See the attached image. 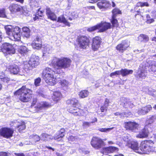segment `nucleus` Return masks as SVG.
I'll return each mask as SVG.
<instances>
[{
  "label": "nucleus",
  "instance_id": "nucleus-1",
  "mask_svg": "<svg viewBox=\"0 0 156 156\" xmlns=\"http://www.w3.org/2000/svg\"><path fill=\"white\" fill-rule=\"evenodd\" d=\"M71 62V60L68 58L55 57L51 61L50 65L56 70L57 73L60 74L62 71V69L68 68L70 67Z\"/></svg>",
  "mask_w": 156,
  "mask_h": 156
},
{
  "label": "nucleus",
  "instance_id": "nucleus-2",
  "mask_svg": "<svg viewBox=\"0 0 156 156\" xmlns=\"http://www.w3.org/2000/svg\"><path fill=\"white\" fill-rule=\"evenodd\" d=\"M55 74H58L56 72V70L54 71L50 68L47 67L43 70L42 77L47 84L53 86L57 81Z\"/></svg>",
  "mask_w": 156,
  "mask_h": 156
},
{
  "label": "nucleus",
  "instance_id": "nucleus-3",
  "mask_svg": "<svg viewBox=\"0 0 156 156\" xmlns=\"http://www.w3.org/2000/svg\"><path fill=\"white\" fill-rule=\"evenodd\" d=\"M6 34L9 36V38L14 41L20 40V29L17 26L12 27L11 26H7L5 27Z\"/></svg>",
  "mask_w": 156,
  "mask_h": 156
},
{
  "label": "nucleus",
  "instance_id": "nucleus-4",
  "mask_svg": "<svg viewBox=\"0 0 156 156\" xmlns=\"http://www.w3.org/2000/svg\"><path fill=\"white\" fill-rule=\"evenodd\" d=\"M32 90L27 88L26 86H23L21 88L14 93V95L20 96V99L22 101L27 102L29 101L31 97Z\"/></svg>",
  "mask_w": 156,
  "mask_h": 156
},
{
  "label": "nucleus",
  "instance_id": "nucleus-5",
  "mask_svg": "<svg viewBox=\"0 0 156 156\" xmlns=\"http://www.w3.org/2000/svg\"><path fill=\"white\" fill-rule=\"evenodd\" d=\"M111 23L106 22H101L97 25L88 28L87 30L89 32L94 31L97 29L98 30L99 32H103L111 28Z\"/></svg>",
  "mask_w": 156,
  "mask_h": 156
},
{
  "label": "nucleus",
  "instance_id": "nucleus-6",
  "mask_svg": "<svg viewBox=\"0 0 156 156\" xmlns=\"http://www.w3.org/2000/svg\"><path fill=\"white\" fill-rule=\"evenodd\" d=\"M141 145L139 154H148L153 150L152 144L150 141H143L141 143Z\"/></svg>",
  "mask_w": 156,
  "mask_h": 156
},
{
  "label": "nucleus",
  "instance_id": "nucleus-7",
  "mask_svg": "<svg viewBox=\"0 0 156 156\" xmlns=\"http://www.w3.org/2000/svg\"><path fill=\"white\" fill-rule=\"evenodd\" d=\"M1 50L5 56L8 55H12L16 52L15 49L13 46L7 43H4L2 45Z\"/></svg>",
  "mask_w": 156,
  "mask_h": 156
},
{
  "label": "nucleus",
  "instance_id": "nucleus-8",
  "mask_svg": "<svg viewBox=\"0 0 156 156\" xmlns=\"http://www.w3.org/2000/svg\"><path fill=\"white\" fill-rule=\"evenodd\" d=\"M144 65L146 66V68L149 66L150 71L156 72V56H151L147 58Z\"/></svg>",
  "mask_w": 156,
  "mask_h": 156
},
{
  "label": "nucleus",
  "instance_id": "nucleus-9",
  "mask_svg": "<svg viewBox=\"0 0 156 156\" xmlns=\"http://www.w3.org/2000/svg\"><path fill=\"white\" fill-rule=\"evenodd\" d=\"M146 66L144 65V62H143L140 64V68H139L135 76L137 79L140 78L144 79L146 77L147 75L146 69Z\"/></svg>",
  "mask_w": 156,
  "mask_h": 156
},
{
  "label": "nucleus",
  "instance_id": "nucleus-10",
  "mask_svg": "<svg viewBox=\"0 0 156 156\" xmlns=\"http://www.w3.org/2000/svg\"><path fill=\"white\" fill-rule=\"evenodd\" d=\"M13 133V129L9 128L3 127L0 129V135L6 139L11 137Z\"/></svg>",
  "mask_w": 156,
  "mask_h": 156
},
{
  "label": "nucleus",
  "instance_id": "nucleus-11",
  "mask_svg": "<svg viewBox=\"0 0 156 156\" xmlns=\"http://www.w3.org/2000/svg\"><path fill=\"white\" fill-rule=\"evenodd\" d=\"M78 44L80 47L85 49L89 47L90 41L88 38L85 36L79 37L78 39Z\"/></svg>",
  "mask_w": 156,
  "mask_h": 156
},
{
  "label": "nucleus",
  "instance_id": "nucleus-12",
  "mask_svg": "<svg viewBox=\"0 0 156 156\" xmlns=\"http://www.w3.org/2000/svg\"><path fill=\"white\" fill-rule=\"evenodd\" d=\"M149 127V125H145L144 128L139 132V133L137 135L136 137L141 138L147 137L148 133L152 132L153 130L152 128Z\"/></svg>",
  "mask_w": 156,
  "mask_h": 156
},
{
  "label": "nucleus",
  "instance_id": "nucleus-13",
  "mask_svg": "<svg viewBox=\"0 0 156 156\" xmlns=\"http://www.w3.org/2000/svg\"><path fill=\"white\" fill-rule=\"evenodd\" d=\"M125 127L127 130L136 132L138 129L139 125L134 122L129 121L124 123Z\"/></svg>",
  "mask_w": 156,
  "mask_h": 156
},
{
  "label": "nucleus",
  "instance_id": "nucleus-14",
  "mask_svg": "<svg viewBox=\"0 0 156 156\" xmlns=\"http://www.w3.org/2000/svg\"><path fill=\"white\" fill-rule=\"evenodd\" d=\"M103 143V141L101 139L97 137H94L92 138L90 143L94 148L99 149L102 147Z\"/></svg>",
  "mask_w": 156,
  "mask_h": 156
},
{
  "label": "nucleus",
  "instance_id": "nucleus-15",
  "mask_svg": "<svg viewBox=\"0 0 156 156\" xmlns=\"http://www.w3.org/2000/svg\"><path fill=\"white\" fill-rule=\"evenodd\" d=\"M10 125L11 126L16 127L20 132L26 128L25 122L21 121L15 120L12 121L10 123Z\"/></svg>",
  "mask_w": 156,
  "mask_h": 156
},
{
  "label": "nucleus",
  "instance_id": "nucleus-16",
  "mask_svg": "<svg viewBox=\"0 0 156 156\" xmlns=\"http://www.w3.org/2000/svg\"><path fill=\"white\" fill-rule=\"evenodd\" d=\"M39 57L35 55H32L28 62V64L31 68L35 67L39 64Z\"/></svg>",
  "mask_w": 156,
  "mask_h": 156
},
{
  "label": "nucleus",
  "instance_id": "nucleus-17",
  "mask_svg": "<svg viewBox=\"0 0 156 156\" xmlns=\"http://www.w3.org/2000/svg\"><path fill=\"white\" fill-rule=\"evenodd\" d=\"M101 39L98 36L94 37L93 39L92 49L94 51L97 50L100 47L101 43Z\"/></svg>",
  "mask_w": 156,
  "mask_h": 156
},
{
  "label": "nucleus",
  "instance_id": "nucleus-18",
  "mask_svg": "<svg viewBox=\"0 0 156 156\" xmlns=\"http://www.w3.org/2000/svg\"><path fill=\"white\" fill-rule=\"evenodd\" d=\"M129 42L127 41H124L116 46V49L119 51L122 52L129 46Z\"/></svg>",
  "mask_w": 156,
  "mask_h": 156
},
{
  "label": "nucleus",
  "instance_id": "nucleus-19",
  "mask_svg": "<svg viewBox=\"0 0 156 156\" xmlns=\"http://www.w3.org/2000/svg\"><path fill=\"white\" fill-rule=\"evenodd\" d=\"M51 106V105L48 102L42 101L38 102L35 108L37 109V111H40L41 110L48 108L50 107Z\"/></svg>",
  "mask_w": 156,
  "mask_h": 156
},
{
  "label": "nucleus",
  "instance_id": "nucleus-20",
  "mask_svg": "<svg viewBox=\"0 0 156 156\" xmlns=\"http://www.w3.org/2000/svg\"><path fill=\"white\" fill-rule=\"evenodd\" d=\"M119 149L118 148L112 146L107 147L103 148L101 151V153L103 154H107L114 152L118 151Z\"/></svg>",
  "mask_w": 156,
  "mask_h": 156
},
{
  "label": "nucleus",
  "instance_id": "nucleus-21",
  "mask_svg": "<svg viewBox=\"0 0 156 156\" xmlns=\"http://www.w3.org/2000/svg\"><path fill=\"white\" fill-rule=\"evenodd\" d=\"M152 108L150 105H148L144 107H143L139 109L137 111L139 115H144L148 113L152 109Z\"/></svg>",
  "mask_w": 156,
  "mask_h": 156
},
{
  "label": "nucleus",
  "instance_id": "nucleus-22",
  "mask_svg": "<svg viewBox=\"0 0 156 156\" xmlns=\"http://www.w3.org/2000/svg\"><path fill=\"white\" fill-rule=\"evenodd\" d=\"M127 145L129 147L134 151L135 152L139 154L140 150L139 149L138 144L136 141H130V143H128Z\"/></svg>",
  "mask_w": 156,
  "mask_h": 156
},
{
  "label": "nucleus",
  "instance_id": "nucleus-23",
  "mask_svg": "<svg viewBox=\"0 0 156 156\" xmlns=\"http://www.w3.org/2000/svg\"><path fill=\"white\" fill-rule=\"evenodd\" d=\"M65 130L64 128H62L58 131L57 133L54 136V139L55 140L59 141L61 140L62 138L65 136Z\"/></svg>",
  "mask_w": 156,
  "mask_h": 156
},
{
  "label": "nucleus",
  "instance_id": "nucleus-24",
  "mask_svg": "<svg viewBox=\"0 0 156 156\" xmlns=\"http://www.w3.org/2000/svg\"><path fill=\"white\" fill-rule=\"evenodd\" d=\"M36 42H38V43L33 42L32 46L33 48L36 49H39L42 47V42L41 38L38 36H36Z\"/></svg>",
  "mask_w": 156,
  "mask_h": 156
},
{
  "label": "nucleus",
  "instance_id": "nucleus-25",
  "mask_svg": "<svg viewBox=\"0 0 156 156\" xmlns=\"http://www.w3.org/2000/svg\"><path fill=\"white\" fill-rule=\"evenodd\" d=\"M9 9L11 13H14L19 12L22 9V7L17 4H12L10 5Z\"/></svg>",
  "mask_w": 156,
  "mask_h": 156
},
{
  "label": "nucleus",
  "instance_id": "nucleus-26",
  "mask_svg": "<svg viewBox=\"0 0 156 156\" xmlns=\"http://www.w3.org/2000/svg\"><path fill=\"white\" fill-rule=\"evenodd\" d=\"M121 101H122V103H121L120 105H122L125 108H128L127 104H128L129 108H133V105L131 102L129 100L127 101V99L124 98H122L121 99Z\"/></svg>",
  "mask_w": 156,
  "mask_h": 156
},
{
  "label": "nucleus",
  "instance_id": "nucleus-27",
  "mask_svg": "<svg viewBox=\"0 0 156 156\" xmlns=\"http://www.w3.org/2000/svg\"><path fill=\"white\" fill-rule=\"evenodd\" d=\"M41 136V140L45 142L50 141L54 139V137L46 133H42Z\"/></svg>",
  "mask_w": 156,
  "mask_h": 156
},
{
  "label": "nucleus",
  "instance_id": "nucleus-28",
  "mask_svg": "<svg viewBox=\"0 0 156 156\" xmlns=\"http://www.w3.org/2000/svg\"><path fill=\"white\" fill-rule=\"evenodd\" d=\"M9 69L11 73L14 74L19 73L20 70L18 66L16 65H13L10 66Z\"/></svg>",
  "mask_w": 156,
  "mask_h": 156
},
{
  "label": "nucleus",
  "instance_id": "nucleus-29",
  "mask_svg": "<svg viewBox=\"0 0 156 156\" xmlns=\"http://www.w3.org/2000/svg\"><path fill=\"white\" fill-rule=\"evenodd\" d=\"M62 97V95L60 92L58 91H55L54 92L52 99L56 102H57L60 100Z\"/></svg>",
  "mask_w": 156,
  "mask_h": 156
},
{
  "label": "nucleus",
  "instance_id": "nucleus-30",
  "mask_svg": "<svg viewBox=\"0 0 156 156\" xmlns=\"http://www.w3.org/2000/svg\"><path fill=\"white\" fill-rule=\"evenodd\" d=\"M46 14L50 20H56V16L55 14L52 12L49 8L46 9Z\"/></svg>",
  "mask_w": 156,
  "mask_h": 156
},
{
  "label": "nucleus",
  "instance_id": "nucleus-31",
  "mask_svg": "<svg viewBox=\"0 0 156 156\" xmlns=\"http://www.w3.org/2000/svg\"><path fill=\"white\" fill-rule=\"evenodd\" d=\"M142 2H138L135 6L134 10L137 13V14H140L141 15L142 13H143L144 12V10L142 9H138L139 6L142 7Z\"/></svg>",
  "mask_w": 156,
  "mask_h": 156
},
{
  "label": "nucleus",
  "instance_id": "nucleus-32",
  "mask_svg": "<svg viewBox=\"0 0 156 156\" xmlns=\"http://www.w3.org/2000/svg\"><path fill=\"white\" fill-rule=\"evenodd\" d=\"M76 106H72L71 108L69 109V112L73 114H74V115H78L80 113L79 112L80 109L76 107Z\"/></svg>",
  "mask_w": 156,
  "mask_h": 156
},
{
  "label": "nucleus",
  "instance_id": "nucleus-33",
  "mask_svg": "<svg viewBox=\"0 0 156 156\" xmlns=\"http://www.w3.org/2000/svg\"><path fill=\"white\" fill-rule=\"evenodd\" d=\"M149 40L148 36L144 34H141L138 37V41L140 42L146 43Z\"/></svg>",
  "mask_w": 156,
  "mask_h": 156
},
{
  "label": "nucleus",
  "instance_id": "nucleus-34",
  "mask_svg": "<svg viewBox=\"0 0 156 156\" xmlns=\"http://www.w3.org/2000/svg\"><path fill=\"white\" fill-rule=\"evenodd\" d=\"M120 74L122 76H126L129 74H131L133 73V70H132L127 69H122L120 70Z\"/></svg>",
  "mask_w": 156,
  "mask_h": 156
},
{
  "label": "nucleus",
  "instance_id": "nucleus-35",
  "mask_svg": "<svg viewBox=\"0 0 156 156\" xmlns=\"http://www.w3.org/2000/svg\"><path fill=\"white\" fill-rule=\"evenodd\" d=\"M109 100L106 98L104 105L101 108L100 110L101 112H105V113L107 112V108L108 106Z\"/></svg>",
  "mask_w": 156,
  "mask_h": 156
},
{
  "label": "nucleus",
  "instance_id": "nucleus-36",
  "mask_svg": "<svg viewBox=\"0 0 156 156\" xmlns=\"http://www.w3.org/2000/svg\"><path fill=\"white\" fill-rule=\"evenodd\" d=\"M23 34L26 37L29 38L30 36V30L27 27H24L23 28Z\"/></svg>",
  "mask_w": 156,
  "mask_h": 156
},
{
  "label": "nucleus",
  "instance_id": "nucleus-37",
  "mask_svg": "<svg viewBox=\"0 0 156 156\" xmlns=\"http://www.w3.org/2000/svg\"><path fill=\"white\" fill-rule=\"evenodd\" d=\"M67 104L72 106H77L78 104V101L75 98H72L67 100L66 102Z\"/></svg>",
  "mask_w": 156,
  "mask_h": 156
},
{
  "label": "nucleus",
  "instance_id": "nucleus-38",
  "mask_svg": "<svg viewBox=\"0 0 156 156\" xmlns=\"http://www.w3.org/2000/svg\"><path fill=\"white\" fill-rule=\"evenodd\" d=\"M156 119V115H152L147 121L146 123L147 124L146 125H149V127H151L152 128V126L151 124L153 123Z\"/></svg>",
  "mask_w": 156,
  "mask_h": 156
},
{
  "label": "nucleus",
  "instance_id": "nucleus-39",
  "mask_svg": "<svg viewBox=\"0 0 156 156\" xmlns=\"http://www.w3.org/2000/svg\"><path fill=\"white\" fill-rule=\"evenodd\" d=\"M29 51L27 48L24 46H20L18 49V52L22 55H24Z\"/></svg>",
  "mask_w": 156,
  "mask_h": 156
},
{
  "label": "nucleus",
  "instance_id": "nucleus-40",
  "mask_svg": "<svg viewBox=\"0 0 156 156\" xmlns=\"http://www.w3.org/2000/svg\"><path fill=\"white\" fill-rule=\"evenodd\" d=\"M63 90H66L68 88L69 83L66 80H60L59 82Z\"/></svg>",
  "mask_w": 156,
  "mask_h": 156
},
{
  "label": "nucleus",
  "instance_id": "nucleus-41",
  "mask_svg": "<svg viewBox=\"0 0 156 156\" xmlns=\"http://www.w3.org/2000/svg\"><path fill=\"white\" fill-rule=\"evenodd\" d=\"M113 15H112V20H116L115 19L116 15L118 14H121V11L119 9L115 8L113 9L112 11Z\"/></svg>",
  "mask_w": 156,
  "mask_h": 156
},
{
  "label": "nucleus",
  "instance_id": "nucleus-42",
  "mask_svg": "<svg viewBox=\"0 0 156 156\" xmlns=\"http://www.w3.org/2000/svg\"><path fill=\"white\" fill-rule=\"evenodd\" d=\"M0 17L5 18L6 19H9V16L5 14V9H0Z\"/></svg>",
  "mask_w": 156,
  "mask_h": 156
},
{
  "label": "nucleus",
  "instance_id": "nucleus-43",
  "mask_svg": "<svg viewBox=\"0 0 156 156\" xmlns=\"http://www.w3.org/2000/svg\"><path fill=\"white\" fill-rule=\"evenodd\" d=\"M89 92L87 90H83L80 91L79 94V96L82 98H84L87 97L89 95Z\"/></svg>",
  "mask_w": 156,
  "mask_h": 156
},
{
  "label": "nucleus",
  "instance_id": "nucleus-44",
  "mask_svg": "<svg viewBox=\"0 0 156 156\" xmlns=\"http://www.w3.org/2000/svg\"><path fill=\"white\" fill-rule=\"evenodd\" d=\"M129 115L127 114V113L125 112H124L122 113H120L119 112H116L115 113V115H119L120 118H123L124 117H127L129 115H130L131 114L130 112H129Z\"/></svg>",
  "mask_w": 156,
  "mask_h": 156
},
{
  "label": "nucleus",
  "instance_id": "nucleus-45",
  "mask_svg": "<svg viewBox=\"0 0 156 156\" xmlns=\"http://www.w3.org/2000/svg\"><path fill=\"white\" fill-rule=\"evenodd\" d=\"M97 118H94L93 120L91 122H83V126L85 128L88 127L90 126L91 123H92L95 122H97Z\"/></svg>",
  "mask_w": 156,
  "mask_h": 156
},
{
  "label": "nucleus",
  "instance_id": "nucleus-46",
  "mask_svg": "<svg viewBox=\"0 0 156 156\" xmlns=\"http://www.w3.org/2000/svg\"><path fill=\"white\" fill-rule=\"evenodd\" d=\"M30 138L35 143L39 141L41 139L40 137L37 135L31 136H30Z\"/></svg>",
  "mask_w": 156,
  "mask_h": 156
},
{
  "label": "nucleus",
  "instance_id": "nucleus-47",
  "mask_svg": "<svg viewBox=\"0 0 156 156\" xmlns=\"http://www.w3.org/2000/svg\"><path fill=\"white\" fill-rule=\"evenodd\" d=\"M44 11H42L40 10V9H39L38 11L37 14H36L34 17V20H38L39 19H41V18H40V17H41L42 16V13Z\"/></svg>",
  "mask_w": 156,
  "mask_h": 156
},
{
  "label": "nucleus",
  "instance_id": "nucleus-48",
  "mask_svg": "<svg viewBox=\"0 0 156 156\" xmlns=\"http://www.w3.org/2000/svg\"><path fill=\"white\" fill-rule=\"evenodd\" d=\"M102 2H103V5L102 6V9H105L108 8L110 6V4L108 1L103 0Z\"/></svg>",
  "mask_w": 156,
  "mask_h": 156
},
{
  "label": "nucleus",
  "instance_id": "nucleus-49",
  "mask_svg": "<svg viewBox=\"0 0 156 156\" xmlns=\"http://www.w3.org/2000/svg\"><path fill=\"white\" fill-rule=\"evenodd\" d=\"M114 128L112 127L108 128H100L98 129V130L101 132H108L112 129Z\"/></svg>",
  "mask_w": 156,
  "mask_h": 156
},
{
  "label": "nucleus",
  "instance_id": "nucleus-50",
  "mask_svg": "<svg viewBox=\"0 0 156 156\" xmlns=\"http://www.w3.org/2000/svg\"><path fill=\"white\" fill-rule=\"evenodd\" d=\"M57 22L61 23H63L66 26H69L70 23L67 21V20H57Z\"/></svg>",
  "mask_w": 156,
  "mask_h": 156
},
{
  "label": "nucleus",
  "instance_id": "nucleus-51",
  "mask_svg": "<svg viewBox=\"0 0 156 156\" xmlns=\"http://www.w3.org/2000/svg\"><path fill=\"white\" fill-rule=\"evenodd\" d=\"M41 79L40 77L34 80V85L36 87L40 86V84L41 82Z\"/></svg>",
  "mask_w": 156,
  "mask_h": 156
},
{
  "label": "nucleus",
  "instance_id": "nucleus-52",
  "mask_svg": "<svg viewBox=\"0 0 156 156\" xmlns=\"http://www.w3.org/2000/svg\"><path fill=\"white\" fill-rule=\"evenodd\" d=\"M77 139L76 137H75L73 136H70L68 138V140L70 143H71L72 142L76 141Z\"/></svg>",
  "mask_w": 156,
  "mask_h": 156
},
{
  "label": "nucleus",
  "instance_id": "nucleus-53",
  "mask_svg": "<svg viewBox=\"0 0 156 156\" xmlns=\"http://www.w3.org/2000/svg\"><path fill=\"white\" fill-rule=\"evenodd\" d=\"M52 49V47L51 46L47 45H46L45 47L44 48V50L46 51V52H47L48 53H49L50 51Z\"/></svg>",
  "mask_w": 156,
  "mask_h": 156
},
{
  "label": "nucleus",
  "instance_id": "nucleus-54",
  "mask_svg": "<svg viewBox=\"0 0 156 156\" xmlns=\"http://www.w3.org/2000/svg\"><path fill=\"white\" fill-rule=\"evenodd\" d=\"M10 155V153L8 152H0V156H9Z\"/></svg>",
  "mask_w": 156,
  "mask_h": 156
},
{
  "label": "nucleus",
  "instance_id": "nucleus-55",
  "mask_svg": "<svg viewBox=\"0 0 156 156\" xmlns=\"http://www.w3.org/2000/svg\"><path fill=\"white\" fill-rule=\"evenodd\" d=\"M0 79L2 80V81L4 82L8 83L10 80V79L9 78L6 77H0Z\"/></svg>",
  "mask_w": 156,
  "mask_h": 156
},
{
  "label": "nucleus",
  "instance_id": "nucleus-56",
  "mask_svg": "<svg viewBox=\"0 0 156 156\" xmlns=\"http://www.w3.org/2000/svg\"><path fill=\"white\" fill-rule=\"evenodd\" d=\"M111 20V23L113 27H117L118 26V20Z\"/></svg>",
  "mask_w": 156,
  "mask_h": 156
},
{
  "label": "nucleus",
  "instance_id": "nucleus-57",
  "mask_svg": "<svg viewBox=\"0 0 156 156\" xmlns=\"http://www.w3.org/2000/svg\"><path fill=\"white\" fill-rule=\"evenodd\" d=\"M120 70L111 73L110 74V76L112 77L114 76L119 75L120 74Z\"/></svg>",
  "mask_w": 156,
  "mask_h": 156
},
{
  "label": "nucleus",
  "instance_id": "nucleus-58",
  "mask_svg": "<svg viewBox=\"0 0 156 156\" xmlns=\"http://www.w3.org/2000/svg\"><path fill=\"white\" fill-rule=\"evenodd\" d=\"M30 1V5L32 6H35L36 5L37 2L35 0H29Z\"/></svg>",
  "mask_w": 156,
  "mask_h": 156
},
{
  "label": "nucleus",
  "instance_id": "nucleus-59",
  "mask_svg": "<svg viewBox=\"0 0 156 156\" xmlns=\"http://www.w3.org/2000/svg\"><path fill=\"white\" fill-rule=\"evenodd\" d=\"M28 71V69H27V70H25V69H23L22 70V72H21V70H20L19 74L21 75H25L26 73L27 72V71Z\"/></svg>",
  "mask_w": 156,
  "mask_h": 156
},
{
  "label": "nucleus",
  "instance_id": "nucleus-60",
  "mask_svg": "<svg viewBox=\"0 0 156 156\" xmlns=\"http://www.w3.org/2000/svg\"><path fill=\"white\" fill-rule=\"evenodd\" d=\"M124 141L127 143V144L128 143H130V141L129 140V139L128 138V137L127 135L124 136L123 138Z\"/></svg>",
  "mask_w": 156,
  "mask_h": 156
},
{
  "label": "nucleus",
  "instance_id": "nucleus-61",
  "mask_svg": "<svg viewBox=\"0 0 156 156\" xmlns=\"http://www.w3.org/2000/svg\"><path fill=\"white\" fill-rule=\"evenodd\" d=\"M37 98H34L33 99L32 102V103L31 106H34L35 105L36 103H37Z\"/></svg>",
  "mask_w": 156,
  "mask_h": 156
},
{
  "label": "nucleus",
  "instance_id": "nucleus-62",
  "mask_svg": "<svg viewBox=\"0 0 156 156\" xmlns=\"http://www.w3.org/2000/svg\"><path fill=\"white\" fill-rule=\"evenodd\" d=\"M99 1V0H89V2L91 3H94Z\"/></svg>",
  "mask_w": 156,
  "mask_h": 156
},
{
  "label": "nucleus",
  "instance_id": "nucleus-63",
  "mask_svg": "<svg viewBox=\"0 0 156 156\" xmlns=\"http://www.w3.org/2000/svg\"><path fill=\"white\" fill-rule=\"evenodd\" d=\"M142 7L146 6L148 7L149 6V5L147 2H142Z\"/></svg>",
  "mask_w": 156,
  "mask_h": 156
},
{
  "label": "nucleus",
  "instance_id": "nucleus-64",
  "mask_svg": "<svg viewBox=\"0 0 156 156\" xmlns=\"http://www.w3.org/2000/svg\"><path fill=\"white\" fill-rule=\"evenodd\" d=\"M15 154L16 156H25L24 155L23 153H21V154H18V153H15Z\"/></svg>",
  "mask_w": 156,
  "mask_h": 156
}]
</instances>
